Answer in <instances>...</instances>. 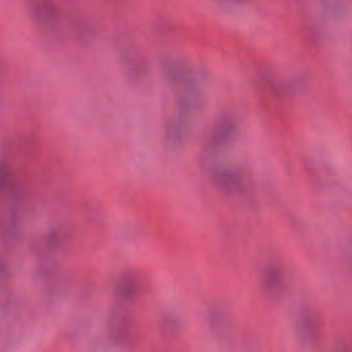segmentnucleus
Here are the masks:
<instances>
[{"mask_svg": "<svg viewBox=\"0 0 352 352\" xmlns=\"http://www.w3.org/2000/svg\"><path fill=\"white\" fill-rule=\"evenodd\" d=\"M8 175V171L6 166H0V188L2 187L5 183V178Z\"/></svg>", "mask_w": 352, "mask_h": 352, "instance_id": "1", "label": "nucleus"}]
</instances>
